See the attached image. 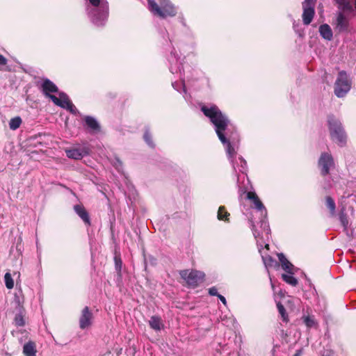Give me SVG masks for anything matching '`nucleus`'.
I'll return each instance as SVG.
<instances>
[{"label":"nucleus","instance_id":"obj_17","mask_svg":"<svg viewBox=\"0 0 356 356\" xmlns=\"http://www.w3.org/2000/svg\"><path fill=\"white\" fill-rule=\"evenodd\" d=\"M330 136L332 140L340 146L344 145L346 143V134L343 129L337 131L334 134H331Z\"/></svg>","mask_w":356,"mask_h":356},{"label":"nucleus","instance_id":"obj_39","mask_svg":"<svg viewBox=\"0 0 356 356\" xmlns=\"http://www.w3.org/2000/svg\"><path fill=\"white\" fill-rule=\"evenodd\" d=\"M7 63V59L0 54V65H6Z\"/></svg>","mask_w":356,"mask_h":356},{"label":"nucleus","instance_id":"obj_7","mask_svg":"<svg viewBox=\"0 0 356 356\" xmlns=\"http://www.w3.org/2000/svg\"><path fill=\"white\" fill-rule=\"evenodd\" d=\"M180 275L188 286L195 287L202 282L204 274L198 270H185L180 272Z\"/></svg>","mask_w":356,"mask_h":356},{"label":"nucleus","instance_id":"obj_8","mask_svg":"<svg viewBox=\"0 0 356 356\" xmlns=\"http://www.w3.org/2000/svg\"><path fill=\"white\" fill-rule=\"evenodd\" d=\"M49 98L53 101V102L56 105L68 110L73 114H76L78 112L77 109L71 102L67 95L63 92H60L58 97L54 95H50Z\"/></svg>","mask_w":356,"mask_h":356},{"label":"nucleus","instance_id":"obj_20","mask_svg":"<svg viewBox=\"0 0 356 356\" xmlns=\"http://www.w3.org/2000/svg\"><path fill=\"white\" fill-rule=\"evenodd\" d=\"M278 258L281 263L282 268L285 271H286L288 273L292 274L293 273L292 270L293 268V266L292 265V264H291L286 259V258L284 257V255L282 253L278 254Z\"/></svg>","mask_w":356,"mask_h":356},{"label":"nucleus","instance_id":"obj_18","mask_svg":"<svg viewBox=\"0 0 356 356\" xmlns=\"http://www.w3.org/2000/svg\"><path fill=\"white\" fill-rule=\"evenodd\" d=\"M319 33L320 35L327 40H331L332 39V31L330 26L327 24H324L320 26Z\"/></svg>","mask_w":356,"mask_h":356},{"label":"nucleus","instance_id":"obj_29","mask_svg":"<svg viewBox=\"0 0 356 356\" xmlns=\"http://www.w3.org/2000/svg\"><path fill=\"white\" fill-rule=\"evenodd\" d=\"M304 323L306 326L309 328L315 327L316 325V322L314 316H306L303 317Z\"/></svg>","mask_w":356,"mask_h":356},{"label":"nucleus","instance_id":"obj_40","mask_svg":"<svg viewBox=\"0 0 356 356\" xmlns=\"http://www.w3.org/2000/svg\"><path fill=\"white\" fill-rule=\"evenodd\" d=\"M218 297L220 300V301L225 305L227 303L225 298L222 295H218Z\"/></svg>","mask_w":356,"mask_h":356},{"label":"nucleus","instance_id":"obj_19","mask_svg":"<svg viewBox=\"0 0 356 356\" xmlns=\"http://www.w3.org/2000/svg\"><path fill=\"white\" fill-rule=\"evenodd\" d=\"M75 212L79 215V216L87 224L90 223V218L88 214V212L81 205H75L74 207Z\"/></svg>","mask_w":356,"mask_h":356},{"label":"nucleus","instance_id":"obj_30","mask_svg":"<svg viewBox=\"0 0 356 356\" xmlns=\"http://www.w3.org/2000/svg\"><path fill=\"white\" fill-rule=\"evenodd\" d=\"M339 220L344 229H346L348 226V220L346 214L343 211L339 214Z\"/></svg>","mask_w":356,"mask_h":356},{"label":"nucleus","instance_id":"obj_31","mask_svg":"<svg viewBox=\"0 0 356 356\" xmlns=\"http://www.w3.org/2000/svg\"><path fill=\"white\" fill-rule=\"evenodd\" d=\"M277 309H278V311H279L280 315L282 316V317L283 318V321H287V315L286 314V311H285L284 306L280 302H278L277 304Z\"/></svg>","mask_w":356,"mask_h":356},{"label":"nucleus","instance_id":"obj_13","mask_svg":"<svg viewBox=\"0 0 356 356\" xmlns=\"http://www.w3.org/2000/svg\"><path fill=\"white\" fill-rule=\"evenodd\" d=\"M92 314L89 310L88 307H85L82 312L81 315L79 318V326L81 329H86L92 323Z\"/></svg>","mask_w":356,"mask_h":356},{"label":"nucleus","instance_id":"obj_37","mask_svg":"<svg viewBox=\"0 0 356 356\" xmlns=\"http://www.w3.org/2000/svg\"><path fill=\"white\" fill-rule=\"evenodd\" d=\"M115 261L116 268L118 271H120L121 269L122 261H121L120 259H118L117 257L115 258Z\"/></svg>","mask_w":356,"mask_h":356},{"label":"nucleus","instance_id":"obj_9","mask_svg":"<svg viewBox=\"0 0 356 356\" xmlns=\"http://www.w3.org/2000/svg\"><path fill=\"white\" fill-rule=\"evenodd\" d=\"M334 161L329 153H322L318 159V167L323 175L329 174L330 171L334 168Z\"/></svg>","mask_w":356,"mask_h":356},{"label":"nucleus","instance_id":"obj_11","mask_svg":"<svg viewBox=\"0 0 356 356\" xmlns=\"http://www.w3.org/2000/svg\"><path fill=\"white\" fill-rule=\"evenodd\" d=\"M348 19L343 15L342 11L338 12L335 19L332 22V26L335 31L339 33L346 31L348 29Z\"/></svg>","mask_w":356,"mask_h":356},{"label":"nucleus","instance_id":"obj_1","mask_svg":"<svg viewBox=\"0 0 356 356\" xmlns=\"http://www.w3.org/2000/svg\"><path fill=\"white\" fill-rule=\"evenodd\" d=\"M201 111L214 125L216 133L220 142L225 146L229 159L236 172L237 167L233 159L236 154L235 147L238 138L234 127L227 117L216 105H204L201 107Z\"/></svg>","mask_w":356,"mask_h":356},{"label":"nucleus","instance_id":"obj_2","mask_svg":"<svg viewBox=\"0 0 356 356\" xmlns=\"http://www.w3.org/2000/svg\"><path fill=\"white\" fill-rule=\"evenodd\" d=\"M247 198L252 202L254 208H255L257 211L260 213V230L257 229V225H256L254 222H252V230L254 238L257 239L259 251L261 253L263 243H261L259 240L264 239V238H268L270 232L268 223L266 221L267 211L254 192H248L247 193Z\"/></svg>","mask_w":356,"mask_h":356},{"label":"nucleus","instance_id":"obj_6","mask_svg":"<svg viewBox=\"0 0 356 356\" xmlns=\"http://www.w3.org/2000/svg\"><path fill=\"white\" fill-rule=\"evenodd\" d=\"M351 85V80L346 72L340 71L334 83L335 95L339 98L344 97L350 90Z\"/></svg>","mask_w":356,"mask_h":356},{"label":"nucleus","instance_id":"obj_26","mask_svg":"<svg viewBox=\"0 0 356 356\" xmlns=\"http://www.w3.org/2000/svg\"><path fill=\"white\" fill-rule=\"evenodd\" d=\"M325 204L327 207L330 209L331 215L334 216L336 207L333 199L329 196L327 197L325 200Z\"/></svg>","mask_w":356,"mask_h":356},{"label":"nucleus","instance_id":"obj_3","mask_svg":"<svg viewBox=\"0 0 356 356\" xmlns=\"http://www.w3.org/2000/svg\"><path fill=\"white\" fill-rule=\"evenodd\" d=\"M87 12L96 26H103L108 16V3L106 0H88Z\"/></svg>","mask_w":356,"mask_h":356},{"label":"nucleus","instance_id":"obj_16","mask_svg":"<svg viewBox=\"0 0 356 356\" xmlns=\"http://www.w3.org/2000/svg\"><path fill=\"white\" fill-rule=\"evenodd\" d=\"M42 88L44 95L49 97L50 92H56L58 91L57 86L49 79H44L42 83Z\"/></svg>","mask_w":356,"mask_h":356},{"label":"nucleus","instance_id":"obj_34","mask_svg":"<svg viewBox=\"0 0 356 356\" xmlns=\"http://www.w3.org/2000/svg\"><path fill=\"white\" fill-rule=\"evenodd\" d=\"M144 139H145V142L147 143V144L149 146H150V147H153L154 146L153 142L152 140L151 135H150V134L148 131H146L145 133V134H144Z\"/></svg>","mask_w":356,"mask_h":356},{"label":"nucleus","instance_id":"obj_25","mask_svg":"<svg viewBox=\"0 0 356 356\" xmlns=\"http://www.w3.org/2000/svg\"><path fill=\"white\" fill-rule=\"evenodd\" d=\"M21 124L22 119L19 117H15L10 120L9 127L10 129L16 130L20 127Z\"/></svg>","mask_w":356,"mask_h":356},{"label":"nucleus","instance_id":"obj_5","mask_svg":"<svg viewBox=\"0 0 356 356\" xmlns=\"http://www.w3.org/2000/svg\"><path fill=\"white\" fill-rule=\"evenodd\" d=\"M170 62V70L172 74H179V78L182 80L181 83L179 84L177 82L172 83V85L173 88L177 91H181V88H182L183 91L186 92L185 85L182 77V58L181 56H179L177 51L173 49L170 52V55L169 57Z\"/></svg>","mask_w":356,"mask_h":356},{"label":"nucleus","instance_id":"obj_28","mask_svg":"<svg viewBox=\"0 0 356 356\" xmlns=\"http://www.w3.org/2000/svg\"><path fill=\"white\" fill-rule=\"evenodd\" d=\"M4 282L7 289H12L14 287V281L11 274L7 272L4 275Z\"/></svg>","mask_w":356,"mask_h":356},{"label":"nucleus","instance_id":"obj_42","mask_svg":"<svg viewBox=\"0 0 356 356\" xmlns=\"http://www.w3.org/2000/svg\"><path fill=\"white\" fill-rule=\"evenodd\" d=\"M265 248H266L267 249L268 248V243L265 244Z\"/></svg>","mask_w":356,"mask_h":356},{"label":"nucleus","instance_id":"obj_32","mask_svg":"<svg viewBox=\"0 0 356 356\" xmlns=\"http://www.w3.org/2000/svg\"><path fill=\"white\" fill-rule=\"evenodd\" d=\"M15 325L17 326H23L25 323L24 317L22 314H17L15 318Z\"/></svg>","mask_w":356,"mask_h":356},{"label":"nucleus","instance_id":"obj_24","mask_svg":"<svg viewBox=\"0 0 356 356\" xmlns=\"http://www.w3.org/2000/svg\"><path fill=\"white\" fill-rule=\"evenodd\" d=\"M229 216V213H228L226 211L225 207H223V206L220 207L218 209V213H217L218 219L219 220L228 221Z\"/></svg>","mask_w":356,"mask_h":356},{"label":"nucleus","instance_id":"obj_22","mask_svg":"<svg viewBox=\"0 0 356 356\" xmlns=\"http://www.w3.org/2000/svg\"><path fill=\"white\" fill-rule=\"evenodd\" d=\"M337 4L338 5L339 9L341 11H351L353 10V7L351 5L350 0H334Z\"/></svg>","mask_w":356,"mask_h":356},{"label":"nucleus","instance_id":"obj_12","mask_svg":"<svg viewBox=\"0 0 356 356\" xmlns=\"http://www.w3.org/2000/svg\"><path fill=\"white\" fill-rule=\"evenodd\" d=\"M65 153L68 158L79 160L89 154V149L86 147L82 148H72L65 149Z\"/></svg>","mask_w":356,"mask_h":356},{"label":"nucleus","instance_id":"obj_43","mask_svg":"<svg viewBox=\"0 0 356 356\" xmlns=\"http://www.w3.org/2000/svg\"><path fill=\"white\" fill-rule=\"evenodd\" d=\"M17 274L18 275V276H19V273H17V272L14 273V275H17Z\"/></svg>","mask_w":356,"mask_h":356},{"label":"nucleus","instance_id":"obj_27","mask_svg":"<svg viewBox=\"0 0 356 356\" xmlns=\"http://www.w3.org/2000/svg\"><path fill=\"white\" fill-rule=\"evenodd\" d=\"M282 279L288 284L296 286L298 284V280L296 278H295L291 274H283L282 275Z\"/></svg>","mask_w":356,"mask_h":356},{"label":"nucleus","instance_id":"obj_10","mask_svg":"<svg viewBox=\"0 0 356 356\" xmlns=\"http://www.w3.org/2000/svg\"><path fill=\"white\" fill-rule=\"evenodd\" d=\"M314 0H305L302 3V21L304 24L309 25L314 16Z\"/></svg>","mask_w":356,"mask_h":356},{"label":"nucleus","instance_id":"obj_33","mask_svg":"<svg viewBox=\"0 0 356 356\" xmlns=\"http://www.w3.org/2000/svg\"><path fill=\"white\" fill-rule=\"evenodd\" d=\"M238 161L241 165V167L238 168V171L244 173L246 170V161L242 157H239Z\"/></svg>","mask_w":356,"mask_h":356},{"label":"nucleus","instance_id":"obj_35","mask_svg":"<svg viewBox=\"0 0 356 356\" xmlns=\"http://www.w3.org/2000/svg\"><path fill=\"white\" fill-rule=\"evenodd\" d=\"M261 257H262L263 261L266 267L270 265V263L273 261L270 257L264 256L262 254H261Z\"/></svg>","mask_w":356,"mask_h":356},{"label":"nucleus","instance_id":"obj_36","mask_svg":"<svg viewBox=\"0 0 356 356\" xmlns=\"http://www.w3.org/2000/svg\"><path fill=\"white\" fill-rule=\"evenodd\" d=\"M114 165L115 167L116 168V169L118 170V171H120L121 169H122V163L121 161L116 159L115 163H114Z\"/></svg>","mask_w":356,"mask_h":356},{"label":"nucleus","instance_id":"obj_21","mask_svg":"<svg viewBox=\"0 0 356 356\" xmlns=\"http://www.w3.org/2000/svg\"><path fill=\"white\" fill-rule=\"evenodd\" d=\"M149 324L150 327L156 331H159L163 327V323L161 318L156 316H153L151 317L150 320L149 321Z\"/></svg>","mask_w":356,"mask_h":356},{"label":"nucleus","instance_id":"obj_4","mask_svg":"<svg viewBox=\"0 0 356 356\" xmlns=\"http://www.w3.org/2000/svg\"><path fill=\"white\" fill-rule=\"evenodd\" d=\"M148 8L151 13L161 18L175 17L177 10L169 0H159L156 3L154 0H147Z\"/></svg>","mask_w":356,"mask_h":356},{"label":"nucleus","instance_id":"obj_15","mask_svg":"<svg viewBox=\"0 0 356 356\" xmlns=\"http://www.w3.org/2000/svg\"><path fill=\"white\" fill-rule=\"evenodd\" d=\"M23 354L24 356H36V344L32 341H29L23 346Z\"/></svg>","mask_w":356,"mask_h":356},{"label":"nucleus","instance_id":"obj_23","mask_svg":"<svg viewBox=\"0 0 356 356\" xmlns=\"http://www.w3.org/2000/svg\"><path fill=\"white\" fill-rule=\"evenodd\" d=\"M85 122H86V124L88 126V127L90 128L91 131H99V125L97 121L95 118H93L90 116H87L85 118Z\"/></svg>","mask_w":356,"mask_h":356},{"label":"nucleus","instance_id":"obj_38","mask_svg":"<svg viewBox=\"0 0 356 356\" xmlns=\"http://www.w3.org/2000/svg\"><path fill=\"white\" fill-rule=\"evenodd\" d=\"M209 293L211 296H217L219 295L218 293V290L215 287H212L209 289Z\"/></svg>","mask_w":356,"mask_h":356},{"label":"nucleus","instance_id":"obj_14","mask_svg":"<svg viewBox=\"0 0 356 356\" xmlns=\"http://www.w3.org/2000/svg\"><path fill=\"white\" fill-rule=\"evenodd\" d=\"M327 123L330 135L334 134L337 131L343 129L341 122L334 115L328 116Z\"/></svg>","mask_w":356,"mask_h":356},{"label":"nucleus","instance_id":"obj_41","mask_svg":"<svg viewBox=\"0 0 356 356\" xmlns=\"http://www.w3.org/2000/svg\"><path fill=\"white\" fill-rule=\"evenodd\" d=\"M301 355V351H298L293 356H300Z\"/></svg>","mask_w":356,"mask_h":356}]
</instances>
